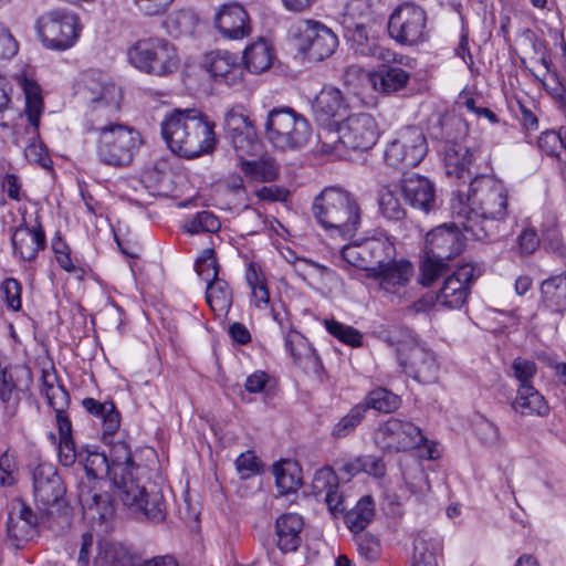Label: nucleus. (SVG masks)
Listing matches in <instances>:
<instances>
[{
  "mask_svg": "<svg viewBox=\"0 0 566 566\" xmlns=\"http://www.w3.org/2000/svg\"><path fill=\"white\" fill-rule=\"evenodd\" d=\"M219 264L213 249H205L196 261L198 275L207 283L219 279Z\"/></svg>",
  "mask_w": 566,
  "mask_h": 566,
  "instance_id": "5fc2aeb1",
  "label": "nucleus"
},
{
  "mask_svg": "<svg viewBox=\"0 0 566 566\" xmlns=\"http://www.w3.org/2000/svg\"><path fill=\"white\" fill-rule=\"evenodd\" d=\"M509 190L503 181L488 175L471 180L465 201L452 199L459 224L476 240L493 239L507 217Z\"/></svg>",
  "mask_w": 566,
  "mask_h": 566,
  "instance_id": "f03ea898",
  "label": "nucleus"
},
{
  "mask_svg": "<svg viewBox=\"0 0 566 566\" xmlns=\"http://www.w3.org/2000/svg\"><path fill=\"white\" fill-rule=\"evenodd\" d=\"M461 243L458 233L446 227L430 231L426 237V253L438 260H451L459 254Z\"/></svg>",
  "mask_w": 566,
  "mask_h": 566,
  "instance_id": "cd10ccee",
  "label": "nucleus"
},
{
  "mask_svg": "<svg viewBox=\"0 0 566 566\" xmlns=\"http://www.w3.org/2000/svg\"><path fill=\"white\" fill-rule=\"evenodd\" d=\"M298 50L310 60L323 61L334 54L338 46L337 35L325 24L315 20H301L292 28Z\"/></svg>",
  "mask_w": 566,
  "mask_h": 566,
  "instance_id": "4468645a",
  "label": "nucleus"
},
{
  "mask_svg": "<svg viewBox=\"0 0 566 566\" xmlns=\"http://www.w3.org/2000/svg\"><path fill=\"white\" fill-rule=\"evenodd\" d=\"M512 408L525 416L537 415L545 417L549 412V407L545 398L534 388V386H520L517 395L512 402Z\"/></svg>",
  "mask_w": 566,
  "mask_h": 566,
  "instance_id": "72a5a7b5",
  "label": "nucleus"
},
{
  "mask_svg": "<svg viewBox=\"0 0 566 566\" xmlns=\"http://www.w3.org/2000/svg\"><path fill=\"white\" fill-rule=\"evenodd\" d=\"M365 407L355 405L344 417H342L332 429V436L336 439L349 436L365 419Z\"/></svg>",
  "mask_w": 566,
  "mask_h": 566,
  "instance_id": "de8ad7c7",
  "label": "nucleus"
},
{
  "mask_svg": "<svg viewBox=\"0 0 566 566\" xmlns=\"http://www.w3.org/2000/svg\"><path fill=\"white\" fill-rule=\"evenodd\" d=\"M97 134L98 158L114 167L128 166L143 143L139 132L126 124Z\"/></svg>",
  "mask_w": 566,
  "mask_h": 566,
  "instance_id": "f8f14e48",
  "label": "nucleus"
},
{
  "mask_svg": "<svg viewBox=\"0 0 566 566\" xmlns=\"http://www.w3.org/2000/svg\"><path fill=\"white\" fill-rule=\"evenodd\" d=\"M312 111L317 123L335 129L348 111L343 93L334 86H324L312 102Z\"/></svg>",
  "mask_w": 566,
  "mask_h": 566,
  "instance_id": "5701e85b",
  "label": "nucleus"
},
{
  "mask_svg": "<svg viewBox=\"0 0 566 566\" xmlns=\"http://www.w3.org/2000/svg\"><path fill=\"white\" fill-rule=\"evenodd\" d=\"M285 347L294 363L302 368L316 366L318 358L310 342L298 332L290 331L285 336Z\"/></svg>",
  "mask_w": 566,
  "mask_h": 566,
  "instance_id": "e433bc0d",
  "label": "nucleus"
},
{
  "mask_svg": "<svg viewBox=\"0 0 566 566\" xmlns=\"http://www.w3.org/2000/svg\"><path fill=\"white\" fill-rule=\"evenodd\" d=\"M172 2L174 0H133L138 11L148 17L164 14Z\"/></svg>",
  "mask_w": 566,
  "mask_h": 566,
  "instance_id": "0e129e2a",
  "label": "nucleus"
},
{
  "mask_svg": "<svg viewBox=\"0 0 566 566\" xmlns=\"http://www.w3.org/2000/svg\"><path fill=\"white\" fill-rule=\"evenodd\" d=\"M221 227L220 220L210 211L202 210L191 217L185 224L187 232L195 234L200 232H217Z\"/></svg>",
  "mask_w": 566,
  "mask_h": 566,
  "instance_id": "3c124183",
  "label": "nucleus"
},
{
  "mask_svg": "<svg viewBox=\"0 0 566 566\" xmlns=\"http://www.w3.org/2000/svg\"><path fill=\"white\" fill-rule=\"evenodd\" d=\"M40 391L49 406L54 410L59 429L57 455L62 465L70 467L71 452V420L69 417L70 395L66 389L57 384L54 373L41 370Z\"/></svg>",
  "mask_w": 566,
  "mask_h": 566,
  "instance_id": "9b49d317",
  "label": "nucleus"
},
{
  "mask_svg": "<svg viewBox=\"0 0 566 566\" xmlns=\"http://www.w3.org/2000/svg\"><path fill=\"white\" fill-rule=\"evenodd\" d=\"M358 552L365 558L374 560L379 555V543L373 536L361 534L357 536Z\"/></svg>",
  "mask_w": 566,
  "mask_h": 566,
  "instance_id": "774afa93",
  "label": "nucleus"
},
{
  "mask_svg": "<svg viewBox=\"0 0 566 566\" xmlns=\"http://www.w3.org/2000/svg\"><path fill=\"white\" fill-rule=\"evenodd\" d=\"M312 484L316 494L326 493L337 486L336 475L331 468L319 469L315 472Z\"/></svg>",
  "mask_w": 566,
  "mask_h": 566,
  "instance_id": "e2e57ef3",
  "label": "nucleus"
},
{
  "mask_svg": "<svg viewBox=\"0 0 566 566\" xmlns=\"http://www.w3.org/2000/svg\"><path fill=\"white\" fill-rule=\"evenodd\" d=\"M91 415L102 419L103 432L105 436H113L118 430L120 424V416L116 410L114 402H99V407H95Z\"/></svg>",
  "mask_w": 566,
  "mask_h": 566,
  "instance_id": "603ef678",
  "label": "nucleus"
},
{
  "mask_svg": "<svg viewBox=\"0 0 566 566\" xmlns=\"http://www.w3.org/2000/svg\"><path fill=\"white\" fill-rule=\"evenodd\" d=\"M564 144V129L559 132L547 130L538 137V148L548 156H556Z\"/></svg>",
  "mask_w": 566,
  "mask_h": 566,
  "instance_id": "13d9d810",
  "label": "nucleus"
},
{
  "mask_svg": "<svg viewBox=\"0 0 566 566\" xmlns=\"http://www.w3.org/2000/svg\"><path fill=\"white\" fill-rule=\"evenodd\" d=\"M428 151L426 136L416 126L396 133L385 150L386 163L395 168H412L419 165Z\"/></svg>",
  "mask_w": 566,
  "mask_h": 566,
  "instance_id": "2eb2a0df",
  "label": "nucleus"
},
{
  "mask_svg": "<svg viewBox=\"0 0 566 566\" xmlns=\"http://www.w3.org/2000/svg\"><path fill=\"white\" fill-rule=\"evenodd\" d=\"M374 514L375 507L373 499L370 496H364L346 513L345 522L352 532L360 533L371 522Z\"/></svg>",
  "mask_w": 566,
  "mask_h": 566,
  "instance_id": "37998d69",
  "label": "nucleus"
},
{
  "mask_svg": "<svg viewBox=\"0 0 566 566\" xmlns=\"http://www.w3.org/2000/svg\"><path fill=\"white\" fill-rule=\"evenodd\" d=\"M75 94L91 102V109L83 120L85 132L101 133L124 125L119 122L122 90L98 71L81 75Z\"/></svg>",
  "mask_w": 566,
  "mask_h": 566,
  "instance_id": "20e7f679",
  "label": "nucleus"
},
{
  "mask_svg": "<svg viewBox=\"0 0 566 566\" xmlns=\"http://www.w3.org/2000/svg\"><path fill=\"white\" fill-rule=\"evenodd\" d=\"M235 468L241 479H249L260 472V462L254 452L247 451L237 458Z\"/></svg>",
  "mask_w": 566,
  "mask_h": 566,
  "instance_id": "052dcab7",
  "label": "nucleus"
},
{
  "mask_svg": "<svg viewBox=\"0 0 566 566\" xmlns=\"http://www.w3.org/2000/svg\"><path fill=\"white\" fill-rule=\"evenodd\" d=\"M224 130L238 157L256 155L260 143L249 116L241 109L232 108L224 116Z\"/></svg>",
  "mask_w": 566,
  "mask_h": 566,
  "instance_id": "f3484780",
  "label": "nucleus"
},
{
  "mask_svg": "<svg viewBox=\"0 0 566 566\" xmlns=\"http://www.w3.org/2000/svg\"><path fill=\"white\" fill-rule=\"evenodd\" d=\"M413 275L412 264L407 260H395L384 268H371L368 277L378 282L386 293L399 294Z\"/></svg>",
  "mask_w": 566,
  "mask_h": 566,
  "instance_id": "393cba45",
  "label": "nucleus"
},
{
  "mask_svg": "<svg viewBox=\"0 0 566 566\" xmlns=\"http://www.w3.org/2000/svg\"><path fill=\"white\" fill-rule=\"evenodd\" d=\"M316 221L334 239L352 240L361 224V208L350 192L325 188L312 205Z\"/></svg>",
  "mask_w": 566,
  "mask_h": 566,
  "instance_id": "39448f33",
  "label": "nucleus"
},
{
  "mask_svg": "<svg viewBox=\"0 0 566 566\" xmlns=\"http://www.w3.org/2000/svg\"><path fill=\"white\" fill-rule=\"evenodd\" d=\"M340 255L349 265L365 270L370 273L368 261L366 239L363 242H353L345 244L340 250Z\"/></svg>",
  "mask_w": 566,
  "mask_h": 566,
  "instance_id": "8fccbe9b",
  "label": "nucleus"
},
{
  "mask_svg": "<svg viewBox=\"0 0 566 566\" xmlns=\"http://www.w3.org/2000/svg\"><path fill=\"white\" fill-rule=\"evenodd\" d=\"M81 467L87 476L88 483L78 485V502L83 516L93 525H103L111 521L115 507L109 496L98 490L99 480L104 475H112L113 492L128 512L136 518H145L154 523L163 522L166 517V503L161 491L153 489L147 491L134 478L133 459L125 450L123 461L119 457L108 463L106 455L91 449L76 451L73 447V464Z\"/></svg>",
  "mask_w": 566,
  "mask_h": 566,
  "instance_id": "f257e3e1",
  "label": "nucleus"
},
{
  "mask_svg": "<svg viewBox=\"0 0 566 566\" xmlns=\"http://www.w3.org/2000/svg\"><path fill=\"white\" fill-rule=\"evenodd\" d=\"M19 43L8 28L0 24V60H10L17 55Z\"/></svg>",
  "mask_w": 566,
  "mask_h": 566,
  "instance_id": "69168bd1",
  "label": "nucleus"
},
{
  "mask_svg": "<svg viewBox=\"0 0 566 566\" xmlns=\"http://www.w3.org/2000/svg\"><path fill=\"white\" fill-rule=\"evenodd\" d=\"M324 325L327 332L342 343L353 347L361 346L363 335L353 326L345 325L335 319H325Z\"/></svg>",
  "mask_w": 566,
  "mask_h": 566,
  "instance_id": "09e8293b",
  "label": "nucleus"
},
{
  "mask_svg": "<svg viewBox=\"0 0 566 566\" xmlns=\"http://www.w3.org/2000/svg\"><path fill=\"white\" fill-rule=\"evenodd\" d=\"M33 500L36 507L46 517L49 526L70 527L71 505L67 496V483L54 465L41 463L32 472Z\"/></svg>",
  "mask_w": 566,
  "mask_h": 566,
  "instance_id": "423d86ee",
  "label": "nucleus"
},
{
  "mask_svg": "<svg viewBox=\"0 0 566 566\" xmlns=\"http://www.w3.org/2000/svg\"><path fill=\"white\" fill-rule=\"evenodd\" d=\"M274 59V49L264 38H260L249 44L242 55L247 70L255 74L268 71L272 66Z\"/></svg>",
  "mask_w": 566,
  "mask_h": 566,
  "instance_id": "7c9ffc66",
  "label": "nucleus"
},
{
  "mask_svg": "<svg viewBox=\"0 0 566 566\" xmlns=\"http://www.w3.org/2000/svg\"><path fill=\"white\" fill-rule=\"evenodd\" d=\"M214 24L224 38L231 40L243 39L251 32L249 14L239 3L223 6L216 14Z\"/></svg>",
  "mask_w": 566,
  "mask_h": 566,
  "instance_id": "a878e982",
  "label": "nucleus"
},
{
  "mask_svg": "<svg viewBox=\"0 0 566 566\" xmlns=\"http://www.w3.org/2000/svg\"><path fill=\"white\" fill-rule=\"evenodd\" d=\"M358 405L365 407V413L368 409L389 413L399 408L400 398L388 389L379 387L368 392L364 401Z\"/></svg>",
  "mask_w": 566,
  "mask_h": 566,
  "instance_id": "79ce46f5",
  "label": "nucleus"
},
{
  "mask_svg": "<svg viewBox=\"0 0 566 566\" xmlns=\"http://www.w3.org/2000/svg\"><path fill=\"white\" fill-rule=\"evenodd\" d=\"M388 34L398 44L418 46L430 39L428 14L415 2L396 7L388 20Z\"/></svg>",
  "mask_w": 566,
  "mask_h": 566,
  "instance_id": "9d476101",
  "label": "nucleus"
},
{
  "mask_svg": "<svg viewBox=\"0 0 566 566\" xmlns=\"http://www.w3.org/2000/svg\"><path fill=\"white\" fill-rule=\"evenodd\" d=\"M474 160L475 155L472 150L462 146H453L446 151V172L448 176L454 177L457 179L464 180L470 178V167Z\"/></svg>",
  "mask_w": 566,
  "mask_h": 566,
  "instance_id": "4c0bfd02",
  "label": "nucleus"
},
{
  "mask_svg": "<svg viewBox=\"0 0 566 566\" xmlns=\"http://www.w3.org/2000/svg\"><path fill=\"white\" fill-rule=\"evenodd\" d=\"M91 415L102 419L103 432L105 436H113L118 430L120 424V416L116 410L114 402H99V407H95Z\"/></svg>",
  "mask_w": 566,
  "mask_h": 566,
  "instance_id": "864d4df0",
  "label": "nucleus"
},
{
  "mask_svg": "<svg viewBox=\"0 0 566 566\" xmlns=\"http://www.w3.org/2000/svg\"><path fill=\"white\" fill-rule=\"evenodd\" d=\"M474 281V269L464 264L447 276L440 291L428 293L415 303L417 312L428 311L433 306L449 310L460 308L467 301L470 284Z\"/></svg>",
  "mask_w": 566,
  "mask_h": 566,
  "instance_id": "ddd939ff",
  "label": "nucleus"
},
{
  "mask_svg": "<svg viewBox=\"0 0 566 566\" xmlns=\"http://www.w3.org/2000/svg\"><path fill=\"white\" fill-rule=\"evenodd\" d=\"M312 128L308 120L293 108H273L265 122V136L277 149L296 150L310 140Z\"/></svg>",
  "mask_w": 566,
  "mask_h": 566,
  "instance_id": "1a4fd4ad",
  "label": "nucleus"
},
{
  "mask_svg": "<svg viewBox=\"0 0 566 566\" xmlns=\"http://www.w3.org/2000/svg\"><path fill=\"white\" fill-rule=\"evenodd\" d=\"M240 167L247 176L259 181H273L279 175V166L271 158H260L259 160L241 158Z\"/></svg>",
  "mask_w": 566,
  "mask_h": 566,
  "instance_id": "a18cd8bd",
  "label": "nucleus"
},
{
  "mask_svg": "<svg viewBox=\"0 0 566 566\" xmlns=\"http://www.w3.org/2000/svg\"><path fill=\"white\" fill-rule=\"evenodd\" d=\"M475 433L480 441L489 447L497 446L500 442V429L489 419L481 417L475 422Z\"/></svg>",
  "mask_w": 566,
  "mask_h": 566,
  "instance_id": "4d7b16f0",
  "label": "nucleus"
},
{
  "mask_svg": "<svg viewBox=\"0 0 566 566\" xmlns=\"http://www.w3.org/2000/svg\"><path fill=\"white\" fill-rule=\"evenodd\" d=\"M214 123L195 108H175L161 120V136L168 148L184 158L212 151L217 139Z\"/></svg>",
  "mask_w": 566,
  "mask_h": 566,
  "instance_id": "7ed1b4c3",
  "label": "nucleus"
},
{
  "mask_svg": "<svg viewBox=\"0 0 566 566\" xmlns=\"http://www.w3.org/2000/svg\"><path fill=\"white\" fill-rule=\"evenodd\" d=\"M379 127L373 115L356 113L344 118L335 129L319 135V151L336 158H345L347 150H368L379 138Z\"/></svg>",
  "mask_w": 566,
  "mask_h": 566,
  "instance_id": "0eeeda50",
  "label": "nucleus"
},
{
  "mask_svg": "<svg viewBox=\"0 0 566 566\" xmlns=\"http://www.w3.org/2000/svg\"><path fill=\"white\" fill-rule=\"evenodd\" d=\"M13 254L31 262L45 247V233L40 224L36 227L19 226L11 235Z\"/></svg>",
  "mask_w": 566,
  "mask_h": 566,
  "instance_id": "bb28decb",
  "label": "nucleus"
},
{
  "mask_svg": "<svg viewBox=\"0 0 566 566\" xmlns=\"http://www.w3.org/2000/svg\"><path fill=\"white\" fill-rule=\"evenodd\" d=\"M439 544L418 535L413 542V557L411 566H439L437 553Z\"/></svg>",
  "mask_w": 566,
  "mask_h": 566,
  "instance_id": "49530a36",
  "label": "nucleus"
},
{
  "mask_svg": "<svg viewBox=\"0 0 566 566\" xmlns=\"http://www.w3.org/2000/svg\"><path fill=\"white\" fill-rule=\"evenodd\" d=\"M345 29L356 53L366 56H382L379 53L381 49L377 45L376 40L369 35V30L365 23L348 22Z\"/></svg>",
  "mask_w": 566,
  "mask_h": 566,
  "instance_id": "58836bf2",
  "label": "nucleus"
},
{
  "mask_svg": "<svg viewBox=\"0 0 566 566\" xmlns=\"http://www.w3.org/2000/svg\"><path fill=\"white\" fill-rule=\"evenodd\" d=\"M370 268H384L396 260V245L392 238L385 233L366 239Z\"/></svg>",
  "mask_w": 566,
  "mask_h": 566,
  "instance_id": "c9c22d12",
  "label": "nucleus"
},
{
  "mask_svg": "<svg viewBox=\"0 0 566 566\" xmlns=\"http://www.w3.org/2000/svg\"><path fill=\"white\" fill-rule=\"evenodd\" d=\"M52 250L60 266L66 272H71V251L59 234L52 239Z\"/></svg>",
  "mask_w": 566,
  "mask_h": 566,
  "instance_id": "338daca9",
  "label": "nucleus"
},
{
  "mask_svg": "<svg viewBox=\"0 0 566 566\" xmlns=\"http://www.w3.org/2000/svg\"><path fill=\"white\" fill-rule=\"evenodd\" d=\"M198 19L191 10L180 9L171 12L165 20L164 25L172 36L192 34Z\"/></svg>",
  "mask_w": 566,
  "mask_h": 566,
  "instance_id": "c03bdc74",
  "label": "nucleus"
},
{
  "mask_svg": "<svg viewBox=\"0 0 566 566\" xmlns=\"http://www.w3.org/2000/svg\"><path fill=\"white\" fill-rule=\"evenodd\" d=\"M399 192L400 188L395 185H385L378 191L379 211L388 220L400 221L407 214L398 198Z\"/></svg>",
  "mask_w": 566,
  "mask_h": 566,
  "instance_id": "ea45409f",
  "label": "nucleus"
},
{
  "mask_svg": "<svg viewBox=\"0 0 566 566\" xmlns=\"http://www.w3.org/2000/svg\"><path fill=\"white\" fill-rule=\"evenodd\" d=\"M17 83L24 93V113L32 126V137H35L38 135L40 117L44 109L40 86L36 84V82L24 75H18Z\"/></svg>",
  "mask_w": 566,
  "mask_h": 566,
  "instance_id": "2f4dec72",
  "label": "nucleus"
},
{
  "mask_svg": "<svg viewBox=\"0 0 566 566\" xmlns=\"http://www.w3.org/2000/svg\"><path fill=\"white\" fill-rule=\"evenodd\" d=\"M398 360L421 382H432L437 378L439 367L434 354L413 339L398 348Z\"/></svg>",
  "mask_w": 566,
  "mask_h": 566,
  "instance_id": "aec40b11",
  "label": "nucleus"
},
{
  "mask_svg": "<svg viewBox=\"0 0 566 566\" xmlns=\"http://www.w3.org/2000/svg\"><path fill=\"white\" fill-rule=\"evenodd\" d=\"M36 31L46 49L64 51L71 46V21L66 10H53L41 15Z\"/></svg>",
  "mask_w": 566,
  "mask_h": 566,
  "instance_id": "412c9836",
  "label": "nucleus"
},
{
  "mask_svg": "<svg viewBox=\"0 0 566 566\" xmlns=\"http://www.w3.org/2000/svg\"><path fill=\"white\" fill-rule=\"evenodd\" d=\"M366 77L374 90L385 94L403 90L410 80V74L397 65H381L374 73H366L360 66L349 65L344 73L345 83Z\"/></svg>",
  "mask_w": 566,
  "mask_h": 566,
  "instance_id": "6ab92c4d",
  "label": "nucleus"
},
{
  "mask_svg": "<svg viewBox=\"0 0 566 566\" xmlns=\"http://www.w3.org/2000/svg\"><path fill=\"white\" fill-rule=\"evenodd\" d=\"M95 563L98 566H139L142 557L123 543L104 539L98 543Z\"/></svg>",
  "mask_w": 566,
  "mask_h": 566,
  "instance_id": "c85d7f7f",
  "label": "nucleus"
},
{
  "mask_svg": "<svg viewBox=\"0 0 566 566\" xmlns=\"http://www.w3.org/2000/svg\"><path fill=\"white\" fill-rule=\"evenodd\" d=\"M205 67L216 82L230 87H239L244 82V69L239 57L229 51L216 50L207 53Z\"/></svg>",
  "mask_w": 566,
  "mask_h": 566,
  "instance_id": "4be33fe9",
  "label": "nucleus"
},
{
  "mask_svg": "<svg viewBox=\"0 0 566 566\" xmlns=\"http://www.w3.org/2000/svg\"><path fill=\"white\" fill-rule=\"evenodd\" d=\"M374 441L385 452H405L420 447L426 438L412 422L391 417L378 426Z\"/></svg>",
  "mask_w": 566,
  "mask_h": 566,
  "instance_id": "dca6fc26",
  "label": "nucleus"
},
{
  "mask_svg": "<svg viewBox=\"0 0 566 566\" xmlns=\"http://www.w3.org/2000/svg\"><path fill=\"white\" fill-rule=\"evenodd\" d=\"M276 485L282 494L297 491L302 485L301 469L296 462L282 461L274 465Z\"/></svg>",
  "mask_w": 566,
  "mask_h": 566,
  "instance_id": "a19ab883",
  "label": "nucleus"
},
{
  "mask_svg": "<svg viewBox=\"0 0 566 566\" xmlns=\"http://www.w3.org/2000/svg\"><path fill=\"white\" fill-rule=\"evenodd\" d=\"M541 298L543 305L553 312L566 311V271L542 282Z\"/></svg>",
  "mask_w": 566,
  "mask_h": 566,
  "instance_id": "473e14b6",
  "label": "nucleus"
},
{
  "mask_svg": "<svg viewBox=\"0 0 566 566\" xmlns=\"http://www.w3.org/2000/svg\"><path fill=\"white\" fill-rule=\"evenodd\" d=\"M446 260H438L432 256H428L421 265V284L431 285L444 271Z\"/></svg>",
  "mask_w": 566,
  "mask_h": 566,
  "instance_id": "bf43d9fd",
  "label": "nucleus"
},
{
  "mask_svg": "<svg viewBox=\"0 0 566 566\" xmlns=\"http://www.w3.org/2000/svg\"><path fill=\"white\" fill-rule=\"evenodd\" d=\"M400 193L412 208L424 213L437 209L436 187L427 177L411 174L405 176L399 185Z\"/></svg>",
  "mask_w": 566,
  "mask_h": 566,
  "instance_id": "b1692460",
  "label": "nucleus"
},
{
  "mask_svg": "<svg viewBox=\"0 0 566 566\" xmlns=\"http://www.w3.org/2000/svg\"><path fill=\"white\" fill-rule=\"evenodd\" d=\"M513 376L520 381V386H533L532 379L537 373L536 364L533 360L516 357L512 364Z\"/></svg>",
  "mask_w": 566,
  "mask_h": 566,
  "instance_id": "6e6d98bb",
  "label": "nucleus"
},
{
  "mask_svg": "<svg viewBox=\"0 0 566 566\" xmlns=\"http://www.w3.org/2000/svg\"><path fill=\"white\" fill-rule=\"evenodd\" d=\"M303 518L295 513L282 514L276 518V545L283 553L295 552L302 542Z\"/></svg>",
  "mask_w": 566,
  "mask_h": 566,
  "instance_id": "c756f323",
  "label": "nucleus"
},
{
  "mask_svg": "<svg viewBox=\"0 0 566 566\" xmlns=\"http://www.w3.org/2000/svg\"><path fill=\"white\" fill-rule=\"evenodd\" d=\"M127 56L134 67L155 76H168L179 67L177 48L161 36H147L137 40L128 49Z\"/></svg>",
  "mask_w": 566,
  "mask_h": 566,
  "instance_id": "6e6552de",
  "label": "nucleus"
},
{
  "mask_svg": "<svg viewBox=\"0 0 566 566\" xmlns=\"http://www.w3.org/2000/svg\"><path fill=\"white\" fill-rule=\"evenodd\" d=\"M1 292L8 306L18 311L21 308V284L15 279H7L1 284Z\"/></svg>",
  "mask_w": 566,
  "mask_h": 566,
  "instance_id": "680f3d73",
  "label": "nucleus"
},
{
  "mask_svg": "<svg viewBox=\"0 0 566 566\" xmlns=\"http://www.w3.org/2000/svg\"><path fill=\"white\" fill-rule=\"evenodd\" d=\"M206 301L218 317H224L233 303V292L229 283L219 277L207 283Z\"/></svg>",
  "mask_w": 566,
  "mask_h": 566,
  "instance_id": "f704fd0d",
  "label": "nucleus"
},
{
  "mask_svg": "<svg viewBox=\"0 0 566 566\" xmlns=\"http://www.w3.org/2000/svg\"><path fill=\"white\" fill-rule=\"evenodd\" d=\"M38 535V515L23 501H13L7 520V544L19 549Z\"/></svg>",
  "mask_w": 566,
  "mask_h": 566,
  "instance_id": "a211bd4d",
  "label": "nucleus"
}]
</instances>
